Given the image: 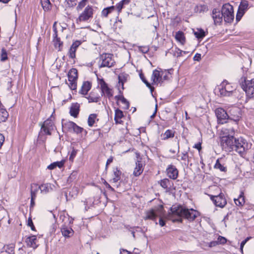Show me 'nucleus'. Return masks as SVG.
Returning <instances> with one entry per match:
<instances>
[{"label": "nucleus", "mask_w": 254, "mask_h": 254, "mask_svg": "<svg viewBox=\"0 0 254 254\" xmlns=\"http://www.w3.org/2000/svg\"><path fill=\"white\" fill-rule=\"evenodd\" d=\"M76 50L70 47L68 52V56L69 58L73 59L75 58V53Z\"/></svg>", "instance_id": "45"}, {"label": "nucleus", "mask_w": 254, "mask_h": 254, "mask_svg": "<svg viewBox=\"0 0 254 254\" xmlns=\"http://www.w3.org/2000/svg\"><path fill=\"white\" fill-rule=\"evenodd\" d=\"M33 224V223L32 222V220L31 218H29L28 220L27 225L29 226H31V225H32Z\"/></svg>", "instance_id": "64"}, {"label": "nucleus", "mask_w": 254, "mask_h": 254, "mask_svg": "<svg viewBox=\"0 0 254 254\" xmlns=\"http://www.w3.org/2000/svg\"><path fill=\"white\" fill-rule=\"evenodd\" d=\"M79 111V104L76 103L72 104L70 109V114L75 118L77 117Z\"/></svg>", "instance_id": "21"}, {"label": "nucleus", "mask_w": 254, "mask_h": 254, "mask_svg": "<svg viewBox=\"0 0 254 254\" xmlns=\"http://www.w3.org/2000/svg\"><path fill=\"white\" fill-rule=\"evenodd\" d=\"M88 0H81L79 3L78 5L76 7L77 10H81L82 8H83L86 4V2Z\"/></svg>", "instance_id": "48"}, {"label": "nucleus", "mask_w": 254, "mask_h": 254, "mask_svg": "<svg viewBox=\"0 0 254 254\" xmlns=\"http://www.w3.org/2000/svg\"><path fill=\"white\" fill-rule=\"evenodd\" d=\"M98 120L97 119V115L95 114H92L89 115L88 119V125L90 127H92L96 121Z\"/></svg>", "instance_id": "36"}, {"label": "nucleus", "mask_w": 254, "mask_h": 254, "mask_svg": "<svg viewBox=\"0 0 254 254\" xmlns=\"http://www.w3.org/2000/svg\"><path fill=\"white\" fill-rule=\"evenodd\" d=\"M218 245V242L217 241H212L209 243V247H213Z\"/></svg>", "instance_id": "60"}, {"label": "nucleus", "mask_w": 254, "mask_h": 254, "mask_svg": "<svg viewBox=\"0 0 254 254\" xmlns=\"http://www.w3.org/2000/svg\"><path fill=\"white\" fill-rule=\"evenodd\" d=\"M201 54L197 53L193 57V60L198 62L201 60Z\"/></svg>", "instance_id": "59"}, {"label": "nucleus", "mask_w": 254, "mask_h": 254, "mask_svg": "<svg viewBox=\"0 0 254 254\" xmlns=\"http://www.w3.org/2000/svg\"><path fill=\"white\" fill-rule=\"evenodd\" d=\"M215 168L219 169L221 171L225 172L226 171V168L224 167L218 160L217 161L215 166Z\"/></svg>", "instance_id": "50"}, {"label": "nucleus", "mask_w": 254, "mask_h": 254, "mask_svg": "<svg viewBox=\"0 0 254 254\" xmlns=\"http://www.w3.org/2000/svg\"><path fill=\"white\" fill-rule=\"evenodd\" d=\"M111 12V6L104 8L102 11V16L104 17L108 16V14Z\"/></svg>", "instance_id": "47"}, {"label": "nucleus", "mask_w": 254, "mask_h": 254, "mask_svg": "<svg viewBox=\"0 0 254 254\" xmlns=\"http://www.w3.org/2000/svg\"><path fill=\"white\" fill-rule=\"evenodd\" d=\"M81 41L76 40V41H74V42H73V43L72 44V45L71 46V47H72V48H73L76 50L77 48L81 45Z\"/></svg>", "instance_id": "54"}, {"label": "nucleus", "mask_w": 254, "mask_h": 254, "mask_svg": "<svg viewBox=\"0 0 254 254\" xmlns=\"http://www.w3.org/2000/svg\"><path fill=\"white\" fill-rule=\"evenodd\" d=\"M41 3L44 11H49L51 9L52 4L50 0H41Z\"/></svg>", "instance_id": "33"}, {"label": "nucleus", "mask_w": 254, "mask_h": 254, "mask_svg": "<svg viewBox=\"0 0 254 254\" xmlns=\"http://www.w3.org/2000/svg\"><path fill=\"white\" fill-rule=\"evenodd\" d=\"M5 248V251L8 254H14V248L15 246L14 244H10L4 246Z\"/></svg>", "instance_id": "39"}, {"label": "nucleus", "mask_w": 254, "mask_h": 254, "mask_svg": "<svg viewBox=\"0 0 254 254\" xmlns=\"http://www.w3.org/2000/svg\"><path fill=\"white\" fill-rule=\"evenodd\" d=\"M7 59V54L5 49L2 48L1 51L0 60L4 62Z\"/></svg>", "instance_id": "44"}, {"label": "nucleus", "mask_w": 254, "mask_h": 254, "mask_svg": "<svg viewBox=\"0 0 254 254\" xmlns=\"http://www.w3.org/2000/svg\"><path fill=\"white\" fill-rule=\"evenodd\" d=\"M159 224L161 227L164 226L165 225V222L161 217L159 220Z\"/></svg>", "instance_id": "62"}, {"label": "nucleus", "mask_w": 254, "mask_h": 254, "mask_svg": "<svg viewBox=\"0 0 254 254\" xmlns=\"http://www.w3.org/2000/svg\"><path fill=\"white\" fill-rule=\"evenodd\" d=\"M25 242L28 247L32 248L34 249H36L38 247V245L37 244V239L35 235L27 237L25 239Z\"/></svg>", "instance_id": "19"}, {"label": "nucleus", "mask_w": 254, "mask_h": 254, "mask_svg": "<svg viewBox=\"0 0 254 254\" xmlns=\"http://www.w3.org/2000/svg\"><path fill=\"white\" fill-rule=\"evenodd\" d=\"M39 189L38 187L36 184H33L31 186V197L36 198V194Z\"/></svg>", "instance_id": "41"}, {"label": "nucleus", "mask_w": 254, "mask_h": 254, "mask_svg": "<svg viewBox=\"0 0 254 254\" xmlns=\"http://www.w3.org/2000/svg\"><path fill=\"white\" fill-rule=\"evenodd\" d=\"M220 137L221 146L226 151L231 152L235 150L241 155L245 152L247 144L242 138L236 139L234 136H221Z\"/></svg>", "instance_id": "1"}, {"label": "nucleus", "mask_w": 254, "mask_h": 254, "mask_svg": "<svg viewBox=\"0 0 254 254\" xmlns=\"http://www.w3.org/2000/svg\"><path fill=\"white\" fill-rule=\"evenodd\" d=\"M250 239V237H247L245 240H243L241 243V245H240V249H241V251L242 252H243V248L245 246V245L246 244V243L248 241V240Z\"/></svg>", "instance_id": "57"}, {"label": "nucleus", "mask_w": 254, "mask_h": 254, "mask_svg": "<svg viewBox=\"0 0 254 254\" xmlns=\"http://www.w3.org/2000/svg\"><path fill=\"white\" fill-rule=\"evenodd\" d=\"M170 219L173 222H182V218L192 221L198 215V212L193 209H188L181 205H173L170 209Z\"/></svg>", "instance_id": "2"}, {"label": "nucleus", "mask_w": 254, "mask_h": 254, "mask_svg": "<svg viewBox=\"0 0 254 254\" xmlns=\"http://www.w3.org/2000/svg\"><path fill=\"white\" fill-rule=\"evenodd\" d=\"M110 54H103L100 57L101 60V63L99 64V67H111L110 62L111 61V57H109Z\"/></svg>", "instance_id": "16"}, {"label": "nucleus", "mask_w": 254, "mask_h": 254, "mask_svg": "<svg viewBox=\"0 0 254 254\" xmlns=\"http://www.w3.org/2000/svg\"><path fill=\"white\" fill-rule=\"evenodd\" d=\"M237 124L234 121L229 122L226 126L222 128L220 131V137L224 136L226 137L234 136L235 127Z\"/></svg>", "instance_id": "6"}, {"label": "nucleus", "mask_w": 254, "mask_h": 254, "mask_svg": "<svg viewBox=\"0 0 254 254\" xmlns=\"http://www.w3.org/2000/svg\"><path fill=\"white\" fill-rule=\"evenodd\" d=\"M93 14V9L92 6L87 5L84 10L80 14L76 19V22H87L90 18H92Z\"/></svg>", "instance_id": "8"}, {"label": "nucleus", "mask_w": 254, "mask_h": 254, "mask_svg": "<svg viewBox=\"0 0 254 254\" xmlns=\"http://www.w3.org/2000/svg\"><path fill=\"white\" fill-rule=\"evenodd\" d=\"M175 38L177 41L179 42L182 45H184L185 43V37L184 33L181 31H178L176 33Z\"/></svg>", "instance_id": "32"}, {"label": "nucleus", "mask_w": 254, "mask_h": 254, "mask_svg": "<svg viewBox=\"0 0 254 254\" xmlns=\"http://www.w3.org/2000/svg\"><path fill=\"white\" fill-rule=\"evenodd\" d=\"M241 85L248 97H254V78L251 80L244 79V82H242Z\"/></svg>", "instance_id": "7"}, {"label": "nucleus", "mask_w": 254, "mask_h": 254, "mask_svg": "<svg viewBox=\"0 0 254 254\" xmlns=\"http://www.w3.org/2000/svg\"><path fill=\"white\" fill-rule=\"evenodd\" d=\"M120 254H132L126 250L122 249V250H120Z\"/></svg>", "instance_id": "61"}, {"label": "nucleus", "mask_w": 254, "mask_h": 254, "mask_svg": "<svg viewBox=\"0 0 254 254\" xmlns=\"http://www.w3.org/2000/svg\"><path fill=\"white\" fill-rule=\"evenodd\" d=\"M91 84L89 82H88V81L84 82L81 86V88L79 92L83 95H86L87 94L88 92L91 89Z\"/></svg>", "instance_id": "23"}, {"label": "nucleus", "mask_w": 254, "mask_h": 254, "mask_svg": "<svg viewBox=\"0 0 254 254\" xmlns=\"http://www.w3.org/2000/svg\"><path fill=\"white\" fill-rule=\"evenodd\" d=\"M234 201L235 204L237 206H243L245 203V199L244 196H243V194L242 193L241 194L239 197L238 198H234Z\"/></svg>", "instance_id": "38"}, {"label": "nucleus", "mask_w": 254, "mask_h": 254, "mask_svg": "<svg viewBox=\"0 0 254 254\" xmlns=\"http://www.w3.org/2000/svg\"><path fill=\"white\" fill-rule=\"evenodd\" d=\"M129 2V0H122L119 2L116 6H112V11L116 8L118 12H120L123 7L124 4H128Z\"/></svg>", "instance_id": "30"}, {"label": "nucleus", "mask_w": 254, "mask_h": 254, "mask_svg": "<svg viewBox=\"0 0 254 254\" xmlns=\"http://www.w3.org/2000/svg\"><path fill=\"white\" fill-rule=\"evenodd\" d=\"M61 232L63 236L67 238L72 236L73 234V230L71 228L66 226H63L61 228Z\"/></svg>", "instance_id": "22"}, {"label": "nucleus", "mask_w": 254, "mask_h": 254, "mask_svg": "<svg viewBox=\"0 0 254 254\" xmlns=\"http://www.w3.org/2000/svg\"><path fill=\"white\" fill-rule=\"evenodd\" d=\"M188 52L181 50L179 49H176L175 52V55L177 57L183 56L184 54H187Z\"/></svg>", "instance_id": "49"}, {"label": "nucleus", "mask_w": 254, "mask_h": 254, "mask_svg": "<svg viewBox=\"0 0 254 254\" xmlns=\"http://www.w3.org/2000/svg\"><path fill=\"white\" fill-rule=\"evenodd\" d=\"M156 218V217L155 216V212L153 210V209H151L146 212V215L144 217V219L145 220H155Z\"/></svg>", "instance_id": "34"}, {"label": "nucleus", "mask_w": 254, "mask_h": 254, "mask_svg": "<svg viewBox=\"0 0 254 254\" xmlns=\"http://www.w3.org/2000/svg\"><path fill=\"white\" fill-rule=\"evenodd\" d=\"M65 163L64 160H62L61 161H57L55 162L52 164H51L50 165H49L47 167L48 169L50 170H53L56 168L57 167H58L59 168H62Z\"/></svg>", "instance_id": "26"}, {"label": "nucleus", "mask_w": 254, "mask_h": 254, "mask_svg": "<svg viewBox=\"0 0 254 254\" xmlns=\"http://www.w3.org/2000/svg\"><path fill=\"white\" fill-rule=\"evenodd\" d=\"M212 17L215 25L220 24L223 21V14L217 8H214L212 11Z\"/></svg>", "instance_id": "12"}, {"label": "nucleus", "mask_w": 254, "mask_h": 254, "mask_svg": "<svg viewBox=\"0 0 254 254\" xmlns=\"http://www.w3.org/2000/svg\"><path fill=\"white\" fill-rule=\"evenodd\" d=\"M77 77L78 75L77 69L75 68H71L70 69L68 73V78L70 79V81H72V80H77Z\"/></svg>", "instance_id": "25"}, {"label": "nucleus", "mask_w": 254, "mask_h": 254, "mask_svg": "<svg viewBox=\"0 0 254 254\" xmlns=\"http://www.w3.org/2000/svg\"><path fill=\"white\" fill-rule=\"evenodd\" d=\"M53 41L54 42V46L55 48H58L59 51H62L63 42L61 41L60 38H59L57 39H55V40H53Z\"/></svg>", "instance_id": "40"}, {"label": "nucleus", "mask_w": 254, "mask_h": 254, "mask_svg": "<svg viewBox=\"0 0 254 254\" xmlns=\"http://www.w3.org/2000/svg\"><path fill=\"white\" fill-rule=\"evenodd\" d=\"M143 168L141 161H137L136 162L135 167L134 169L133 175L137 177L139 176L143 172Z\"/></svg>", "instance_id": "20"}, {"label": "nucleus", "mask_w": 254, "mask_h": 254, "mask_svg": "<svg viewBox=\"0 0 254 254\" xmlns=\"http://www.w3.org/2000/svg\"><path fill=\"white\" fill-rule=\"evenodd\" d=\"M54 129L53 123L49 120L45 121L41 127V132L45 134L51 135V131Z\"/></svg>", "instance_id": "13"}, {"label": "nucleus", "mask_w": 254, "mask_h": 254, "mask_svg": "<svg viewBox=\"0 0 254 254\" xmlns=\"http://www.w3.org/2000/svg\"><path fill=\"white\" fill-rule=\"evenodd\" d=\"M157 105L156 104L155 105V111H154V112L153 113V114L151 116L150 118L151 119H153L154 118V117L156 115V112H157Z\"/></svg>", "instance_id": "63"}, {"label": "nucleus", "mask_w": 254, "mask_h": 254, "mask_svg": "<svg viewBox=\"0 0 254 254\" xmlns=\"http://www.w3.org/2000/svg\"><path fill=\"white\" fill-rule=\"evenodd\" d=\"M210 198L217 207L223 208L227 204L226 200L223 193H220L217 195H211Z\"/></svg>", "instance_id": "9"}, {"label": "nucleus", "mask_w": 254, "mask_h": 254, "mask_svg": "<svg viewBox=\"0 0 254 254\" xmlns=\"http://www.w3.org/2000/svg\"><path fill=\"white\" fill-rule=\"evenodd\" d=\"M181 160L189 162V156L187 151H185L182 153Z\"/></svg>", "instance_id": "51"}, {"label": "nucleus", "mask_w": 254, "mask_h": 254, "mask_svg": "<svg viewBox=\"0 0 254 254\" xmlns=\"http://www.w3.org/2000/svg\"><path fill=\"white\" fill-rule=\"evenodd\" d=\"M167 174L169 178L175 180L178 176V171L176 167L172 165H170L166 169Z\"/></svg>", "instance_id": "15"}, {"label": "nucleus", "mask_w": 254, "mask_h": 254, "mask_svg": "<svg viewBox=\"0 0 254 254\" xmlns=\"http://www.w3.org/2000/svg\"><path fill=\"white\" fill-rule=\"evenodd\" d=\"M68 83L67 84H68V86L69 88L71 90H75L76 89V80H72V81H70V79H68Z\"/></svg>", "instance_id": "46"}, {"label": "nucleus", "mask_w": 254, "mask_h": 254, "mask_svg": "<svg viewBox=\"0 0 254 254\" xmlns=\"http://www.w3.org/2000/svg\"><path fill=\"white\" fill-rule=\"evenodd\" d=\"M121 174V172L117 169L114 171V176L115 177H112V180H114V182H117L120 180Z\"/></svg>", "instance_id": "42"}, {"label": "nucleus", "mask_w": 254, "mask_h": 254, "mask_svg": "<svg viewBox=\"0 0 254 254\" xmlns=\"http://www.w3.org/2000/svg\"><path fill=\"white\" fill-rule=\"evenodd\" d=\"M170 182L169 179H164L160 181V184L162 188H163L164 189H166L168 187L169 185H170Z\"/></svg>", "instance_id": "43"}, {"label": "nucleus", "mask_w": 254, "mask_h": 254, "mask_svg": "<svg viewBox=\"0 0 254 254\" xmlns=\"http://www.w3.org/2000/svg\"><path fill=\"white\" fill-rule=\"evenodd\" d=\"M100 85L101 86V94H103L105 96H106L109 100H110L111 97L110 89L108 87L107 84L103 79H101L100 81Z\"/></svg>", "instance_id": "17"}, {"label": "nucleus", "mask_w": 254, "mask_h": 254, "mask_svg": "<svg viewBox=\"0 0 254 254\" xmlns=\"http://www.w3.org/2000/svg\"><path fill=\"white\" fill-rule=\"evenodd\" d=\"M129 77L128 74L123 72L120 73L118 76V83L116 85V88L119 91V93L120 94L119 96H116L115 99L117 100V103L119 105L120 103H122L124 105V108L127 109L129 108V103L127 100L123 96L122 92L124 89V83L127 81Z\"/></svg>", "instance_id": "3"}, {"label": "nucleus", "mask_w": 254, "mask_h": 254, "mask_svg": "<svg viewBox=\"0 0 254 254\" xmlns=\"http://www.w3.org/2000/svg\"><path fill=\"white\" fill-rule=\"evenodd\" d=\"M193 33L196 38L198 39H202L205 36V32L201 29H196L195 31H193Z\"/></svg>", "instance_id": "37"}, {"label": "nucleus", "mask_w": 254, "mask_h": 254, "mask_svg": "<svg viewBox=\"0 0 254 254\" xmlns=\"http://www.w3.org/2000/svg\"><path fill=\"white\" fill-rule=\"evenodd\" d=\"M155 212V216L162 217L164 215V209L162 205H159L155 209H153Z\"/></svg>", "instance_id": "35"}, {"label": "nucleus", "mask_w": 254, "mask_h": 254, "mask_svg": "<svg viewBox=\"0 0 254 254\" xmlns=\"http://www.w3.org/2000/svg\"><path fill=\"white\" fill-rule=\"evenodd\" d=\"M123 112L119 109L116 110L114 120L116 124H121V123L122 122L121 119L123 118Z\"/></svg>", "instance_id": "27"}, {"label": "nucleus", "mask_w": 254, "mask_h": 254, "mask_svg": "<svg viewBox=\"0 0 254 254\" xmlns=\"http://www.w3.org/2000/svg\"><path fill=\"white\" fill-rule=\"evenodd\" d=\"M175 131L173 130L168 129L164 133L161 135L163 140H166L170 138H173L174 136Z\"/></svg>", "instance_id": "31"}, {"label": "nucleus", "mask_w": 254, "mask_h": 254, "mask_svg": "<svg viewBox=\"0 0 254 254\" xmlns=\"http://www.w3.org/2000/svg\"><path fill=\"white\" fill-rule=\"evenodd\" d=\"M8 117V114L5 109L0 108V123L4 122Z\"/></svg>", "instance_id": "29"}, {"label": "nucleus", "mask_w": 254, "mask_h": 254, "mask_svg": "<svg viewBox=\"0 0 254 254\" xmlns=\"http://www.w3.org/2000/svg\"><path fill=\"white\" fill-rule=\"evenodd\" d=\"M76 154H77V150H75V149L73 148V149L71 152V154L69 156V160L71 161H73L74 157L76 155Z\"/></svg>", "instance_id": "53"}, {"label": "nucleus", "mask_w": 254, "mask_h": 254, "mask_svg": "<svg viewBox=\"0 0 254 254\" xmlns=\"http://www.w3.org/2000/svg\"><path fill=\"white\" fill-rule=\"evenodd\" d=\"M67 125L69 128L72 129L73 131L77 133H81L83 129V128L78 126L73 122H68Z\"/></svg>", "instance_id": "24"}, {"label": "nucleus", "mask_w": 254, "mask_h": 254, "mask_svg": "<svg viewBox=\"0 0 254 254\" xmlns=\"http://www.w3.org/2000/svg\"><path fill=\"white\" fill-rule=\"evenodd\" d=\"M164 72L163 71H159L157 70H154L151 76V80L152 81V84H158L163 82V74Z\"/></svg>", "instance_id": "14"}, {"label": "nucleus", "mask_w": 254, "mask_h": 254, "mask_svg": "<svg viewBox=\"0 0 254 254\" xmlns=\"http://www.w3.org/2000/svg\"><path fill=\"white\" fill-rule=\"evenodd\" d=\"M215 112L219 124H223L226 123V120L228 119V115L223 108H218L215 110Z\"/></svg>", "instance_id": "10"}, {"label": "nucleus", "mask_w": 254, "mask_h": 254, "mask_svg": "<svg viewBox=\"0 0 254 254\" xmlns=\"http://www.w3.org/2000/svg\"><path fill=\"white\" fill-rule=\"evenodd\" d=\"M69 7H73L76 4V0H66Z\"/></svg>", "instance_id": "56"}, {"label": "nucleus", "mask_w": 254, "mask_h": 254, "mask_svg": "<svg viewBox=\"0 0 254 254\" xmlns=\"http://www.w3.org/2000/svg\"><path fill=\"white\" fill-rule=\"evenodd\" d=\"M100 90L99 89H96L92 91L87 97L89 102H97L99 101L100 96L99 93Z\"/></svg>", "instance_id": "18"}, {"label": "nucleus", "mask_w": 254, "mask_h": 254, "mask_svg": "<svg viewBox=\"0 0 254 254\" xmlns=\"http://www.w3.org/2000/svg\"><path fill=\"white\" fill-rule=\"evenodd\" d=\"M248 5V2L247 1L244 0L241 1L236 15V20L237 21H239L241 19L246 11L247 10Z\"/></svg>", "instance_id": "11"}, {"label": "nucleus", "mask_w": 254, "mask_h": 254, "mask_svg": "<svg viewBox=\"0 0 254 254\" xmlns=\"http://www.w3.org/2000/svg\"><path fill=\"white\" fill-rule=\"evenodd\" d=\"M222 14L225 22L231 23L233 21L234 18V10L233 6L229 3L224 4L221 9Z\"/></svg>", "instance_id": "5"}, {"label": "nucleus", "mask_w": 254, "mask_h": 254, "mask_svg": "<svg viewBox=\"0 0 254 254\" xmlns=\"http://www.w3.org/2000/svg\"><path fill=\"white\" fill-rule=\"evenodd\" d=\"M217 242H218V244H224L226 243V239L222 236H219L217 239Z\"/></svg>", "instance_id": "55"}, {"label": "nucleus", "mask_w": 254, "mask_h": 254, "mask_svg": "<svg viewBox=\"0 0 254 254\" xmlns=\"http://www.w3.org/2000/svg\"><path fill=\"white\" fill-rule=\"evenodd\" d=\"M236 88L231 84L228 83L227 81H223L219 86L216 91H219L220 95L221 96H231L234 91L235 90Z\"/></svg>", "instance_id": "4"}, {"label": "nucleus", "mask_w": 254, "mask_h": 254, "mask_svg": "<svg viewBox=\"0 0 254 254\" xmlns=\"http://www.w3.org/2000/svg\"><path fill=\"white\" fill-rule=\"evenodd\" d=\"M38 189H40L41 192L44 193H46L52 190L51 185L48 183L41 185L38 187Z\"/></svg>", "instance_id": "28"}, {"label": "nucleus", "mask_w": 254, "mask_h": 254, "mask_svg": "<svg viewBox=\"0 0 254 254\" xmlns=\"http://www.w3.org/2000/svg\"><path fill=\"white\" fill-rule=\"evenodd\" d=\"M139 50L142 53H146L149 51V48L147 47H141Z\"/></svg>", "instance_id": "58"}, {"label": "nucleus", "mask_w": 254, "mask_h": 254, "mask_svg": "<svg viewBox=\"0 0 254 254\" xmlns=\"http://www.w3.org/2000/svg\"><path fill=\"white\" fill-rule=\"evenodd\" d=\"M140 77H141V78L142 81L150 89L151 92H152L154 90V88L151 85V84L144 78H143L141 76H140Z\"/></svg>", "instance_id": "52"}]
</instances>
